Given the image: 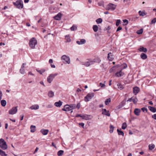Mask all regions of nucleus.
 <instances>
[{"label": "nucleus", "instance_id": "nucleus-1", "mask_svg": "<svg viewBox=\"0 0 156 156\" xmlns=\"http://www.w3.org/2000/svg\"><path fill=\"white\" fill-rule=\"evenodd\" d=\"M37 41L35 38L33 37L29 41V45L32 49H34L35 46L37 44Z\"/></svg>", "mask_w": 156, "mask_h": 156}, {"label": "nucleus", "instance_id": "nucleus-2", "mask_svg": "<svg viewBox=\"0 0 156 156\" xmlns=\"http://www.w3.org/2000/svg\"><path fill=\"white\" fill-rule=\"evenodd\" d=\"M13 4L18 9H22L23 8V2L21 0H17L15 2H13Z\"/></svg>", "mask_w": 156, "mask_h": 156}, {"label": "nucleus", "instance_id": "nucleus-3", "mask_svg": "<svg viewBox=\"0 0 156 156\" xmlns=\"http://www.w3.org/2000/svg\"><path fill=\"white\" fill-rule=\"evenodd\" d=\"M116 5L109 3L105 8L107 10L114 11L116 9Z\"/></svg>", "mask_w": 156, "mask_h": 156}, {"label": "nucleus", "instance_id": "nucleus-4", "mask_svg": "<svg viewBox=\"0 0 156 156\" xmlns=\"http://www.w3.org/2000/svg\"><path fill=\"white\" fill-rule=\"evenodd\" d=\"M0 147L3 150H6L8 147L6 142L2 139H0Z\"/></svg>", "mask_w": 156, "mask_h": 156}, {"label": "nucleus", "instance_id": "nucleus-5", "mask_svg": "<svg viewBox=\"0 0 156 156\" xmlns=\"http://www.w3.org/2000/svg\"><path fill=\"white\" fill-rule=\"evenodd\" d=\"M58 75L57 73L55 74H50L47 77V81L48 83H51L55 77Z\"/></svg>", "mask_w": 156, "mask_h": 156}, {"label": "nucleus", "instance_id": "nucleus-6", "mask_svg": "<svg viewBox=\"0 0 156 156\" xmlns=\"http://www.w3.org/2000/svg\"><path fill=\"white\" fill-rule=\"evenodd\" d=\"M94 94L92 93H90L88 94L85 97L84 100L86 102L90 100L91 99L94 97Z\"/></svg>", "mask_w": 156, "mask_h": 156}, {"label": "nucleus", "instance_id": "nucleus-7", "mask_svg": "<svg viewBox=\"0 0 156 156\" xmlns=\"http://www.w3.org/2000/svg\"><path fill=\"white\" fill-rule=\"evenodd\" d=\"M61 59L68 64L70 63V58L69 56L66 55H63L61 57Z\"/></svg>", "mask_w": 156, "mask_h": 156}, {"label": "nucleus", "instance_id": "nucleus-8", "mask_svg": "<svg viewBox=\"0 0 156 156\" xmlns=\"http://www.w3.org/2000/svg\"><path fill=\"white\" fill-rule=\"evenodd\" d=\"M17 111V107H13L9 110V113L10 115H13L16 113Z\"/></svg>", "mask_w": 156, "mask_h": 156}, {"label": "nucleus", "instance_id": "nucleus-9", "mask_svg": "<svg viewBox=\"0 0 156 156\" xmlns=\"http://www.w3.org/2000/svg\"><path fill=\"white\" fill-rule=\"evenodd\" d=\"M70 105H66L64 106L62 110L65 111H71Z\"/></svg>", "mask_w": 156, "mask_h": 156}, {"label": "nucleus", "instance_id": "nucleus-10", "mask_svg": "<svg viewBox=\"0 0 156 156\" xmlns=\"http://www.w3.org/2000/svg\"><path fill=\"white\" fill-rule=\"evenodd\" d=\"M62 16V14L59 12L54 17V18L56 20H60Z\"/></svg>", "mask_w": 156, "mask_h": 156}, {"label": "nucleus", "instance_id": "nucleus-11", "mask_svg": "<svg viewBox=\"0 0 156 156\" xmlns=\"http://www.w3.org/2000/svg\"><path fill=\"white\" fill-rule=\"evenodd\" d=\"M102 114L103 115H105L107 116H110V113H109L108 111H107L105 109H102Z\"/></svg>", "mask_w": 156, "mask_h": 156}, {"label": "nucleus", "instance_id": "nucleus-12", "mask_svg": "<svg viewBox=\"0 0 156 156\" xmlns=\"http://www.w3.org/2000/svg\"><path fill=\"white\" fill-rule=\"evenodd\" d=\"M39 107L38 105L35 104L32 105L30 108L32 110H36L39 108Z\"/></svg>", "mask_w": 156, "mask_h": 156}, {"label": "nucleus", "instance_id": "nucleus-13", "mask_svg": "<svg viewBox=\"0 0 156 156\" xmlns=\"http://www.w3.org/2000/svg\"><path fill=\"white\" fill-rule=\"evenodd\" d=\"M139 89L138 87H133V93L135 95H136L139 92Z\"/></svg>", "mask_w": 156, "mask_h": 156}, {"label": "nucleus", "instance_id": "nucleus-14", "mask_svg": "<svg viewBox=\"0 0 156 156\" xmlns=\"http://www.w3.org/2000/svg\"><path fill=\"white\" fill-rule=\"evenodd\" d=\"M76 42L78 44H82L86 43V40L84 39H81L80 40V41H77Z\"/></svg>", "mask_w": 156, "mask_h": 156}, {"label": "nucleus", "instance_id": "nucleus-15", "mask_svg": "<svg viewBox=\"0 0 156 156\" xmlns=\"http://www.w3.org/2000/svg\"><path fill=\"white\" fill-rule=\"evenodd\" d=\"M124 73L122 72L121 70L119 72H117L115 73V75L118 77H121L123 76Z\"/></svg>", "mask_w": 156, "mask_h": 156}, {"label": "nucleus", "instance_id": "nucleus-16", "mask_svg": "<svg viewBox=\"0 0 156 156\" xmlns=\"http://www.w3.org/2000/svg\"><path fill=\"white\" fill-rule=\"evenodd\" d=\"M90 116V115H83L81 116V117L83 119L88 120L90 119L89 117Z\"/></svg>", "mask_w": 156, "mask_h": 156}, {"label": "nucleus", "instance_id": "nucleus-17", "mask_svg": "<svg viewBox=\"0 0 156 156\" xmlns=\"http://www.w3.org/2000/svg\"><path fill=\"white\" fill-rule=\"evenodd\" d=\"M107 58L109 60L112 61L113 59V57L112 54L111 53H109L108 54Z\"/></svg>", "mask_w": 156, "mask_h": 156}, {"label": "nucleus", "instance_id": "nucleus-18", "mask_svg": "<svg viewBox=\"0 0 156 156\" xmlns=\"http://www.w3.org/2000/svg\"><path fill=\"white\" fill-rule=\"evenodd\" d=\"M49 130L48 129H42L41 130V132L43 135H47L48 132Z\"/></svg>", "mask_w": 156, "mask_h": 156}, {"label": "nucleus", "instance_id": "nucleus-19", "mask_svg": "<svg viewBox=\"0 0 156 156\" xmlns=\"http://www.w3.org/2000/svg\"><path fill=\"white\" fill-rule=\"evenodd\" d=\"M140 110L138 108H135L134 111V113L135 115H139L140 112Z\"/></svg>", "mask_w": 156, "mask_h": 156}, {"label": "nucleus", "instance_id": "nucleus-20", "mask_svg": "<svg viewBox=\"0 0 156 156\" xmlns=\"http://www.w3.org/2000/svg\"><path fill=\"white\" fill-rule=\"evenodd\" d=\"M62 102L61 101H59L58 102H55V105L57 107H60L62 105Z\"/></svg>", "mask_w": 156, "mask_h": 156}, {"label": "nucleus", "instance_id": "nucleus-21", "mask_svg": "<svg viewBox=\"0 0 156 156\" xmlns=\"http://www.w3.org/2000/svg\"><path fill=\"white\" fill-rule=\"evenodd\" d=\"M54 95V93L52 91L50 90L48 91V96L49 98H52Z\"/></svg>", "mask_w": 156, "mask_h": 156}, {"label": "nucleus", "instance_id": "nucleus-22", "mask_svg": "<svg viewBox=\"0 0 156 156\" xmlns=\"http://www.w3.org/2000/svg\"><path fill=\"white\" fill-rule=\"evenodd\" d=\"M138 101V99L136 96L132 97V101L134 104H136Z\"/></svg>", "mask_w": 156, "mask_h": 156}, {"label": "nucleus", "instance_id": "nucleus-23", "mask_svg": "<svg viewBox=\"0 0 156 156\" xmlns=\"http://www.w3.org/2000/svg\"><path fill=\"white\" fill-rule=\"evenodd\" d=\"M30 132L32 133L34 132L36 130V126H35L31 125L30 127Z\"/></svg>", "mask_w": 156, "mask_h": 156}, {"label": "nucleus", "instance_id": "nucleus-24", "mask_svg": "<svg viewBox=\"0 0 156 156\" xmlns=\"http://www.w3.org/2000/svg\"><path fill=\"white\" fill-rule=\"evenodd\" d=\"M82 64L83 65H84L86 67H88L90 66L88 59H87V61L84 62H83Z\"/></svg>", "mask_w": 156, "mask_h": 156}, {"label": "nucleus", "instance_id": "nucleus-25", "mask_svg": "<svg viewBox=\"0 0 156 156\" xmlns=\"http://www.w3.org/2000/svg\"><path fill=\"white\" fill-rule=\"evenodd\" d=\"M148 108L149 109L151 112H156V109L154 108L151 106H148Z\"/></svg>", "mask_w": 156, "mask_h": 156}, {"label": "nucleus", "instance_id": "nucleus-26", "mask_svg": "<svg viewBox=\"0 0 156 156\" xmlns=\"http://www.w3.org/2000/svg\"><path fill=\"white\" fill-rule=\"evenodd\" d=\"M93 60L94 61V63L95 62L99 63L101 61V60L100 59V58L98 57L93 59Z\"/></svg>", "mask_w": 156, "mask_h": 156}, {"label": "nucleus", "instance_id": "nucleus-27", "mask_svg": "<svg viewBox=\"0 0 156 156\" xmlns=\"http://www.w3.org/2000/svg\"><path fill=\"white\" fill-rule=\"evenodd\" d=\"M140 57H141V58L142 59H145L146 58H147V55L146 54H145L144 53H142L141 54V55H140Z\"/></svg>", "mask_w": 156, "mask_h": 156}, {"label": "nucleus", "instance_id": "nucleus-28", "mask_svg": "<svg viewBox=\"0 0 156 156\" xmlns=\"http://www.w3.org/2000/svg\"><path fill=\"white\" fill-rule=\"evenodd\" d=\"M70 106L71 110V112L72 113L73 112V111L72 110L73 109H75L76 107V106L75 104H71L70 105Z\"/></svg>", "mask_w": 156, "mask_h": 156}, {"label": "nucleus", "instance_id": "nucleus-29", "mask_svg": "<svg viewBox=\"0 0 156 156\" xmlns=\"http://www.w3.org/2000/svg\"><path fill=\"white\" fill-rule=\"evenodd\" d=\"M117 86H118V88L120 90H122L124 88L123 86L120 83H118L117 84Z\"/></svg>", "mask_w": 156, "mask_h": 156}, {"label": "nucleus", "instance_id": "nucleus-30", "mask_svg": "<svg viewBox=\"0 0 156 156\" xmlns=\"http://www.w3.org/2000/svg\"><path fill=\"white\" fill-rule=\"evenodd\" d=\"M1 105L2 106L4 107L6 105V102L5 100H3L1 101Z\"/></svg>", "mask_w": 156, "mask_h": 156}, {"label": "nucleus", "instance_id": "nucleus-31", "mask_svg": "<svg viewBox=\"0 0 156 156\" xmlns=\"http://www.w3.org/2000/svg\"><path fill=\"white\" fill-rule=\"evenodd\" d=\"M139 50L141 52H146L147 51V50L146 48H144L143 47H142L139 49Z\"/></svg>", "mask_w": 156, "mask_h": 156}, {"label": "nucleus", "instance_id": "nucleus-32", "mask_svg": "<svg viewBox=\"0 0 156 156\" xmlns=\"http://www.w3.org/2000/svg\"><path fill=\"white\" fill-rule=\"evenodd\" d=\"M0 155L2 156H7V154H6L5 152L0 149Z\"/></svg>", "mask_w": 156, "mask_h": 156}, {"label": "nucleus", "instance_id": "nucleus-33", "mask_svg": "<svg viewBox=\"0 0 156 156\" xmlns=\"http://www.w3.org/2000/svg\"><path fill=\"white\" fill-rule=\"evenodd\" d=\"M93 28L94 31L95 32H96L98 31V26L96 25H94L93 26Z\"/></svg>", "mask_w": 156, "mask_h": 156}, {"label": "nucleus", "instance_id": "nucleus-34", "mask_svg": "<svg viewBox=\"0 0 156 156\" xmlns=\"http://www.w3.org/2000/svg\"><path fill=\"white\" fill-rule=\"evenodd\" d=\"M65 40L68 42H69L71 41V39L69 35H66L65 36Z\"/></svg>", "mask_w": 156, "mask_h": 156}, {"label": "nucleus", "instance_id": "nucleus-35", "mask_svg": "<svg viewBox=\"0 0 156 156\" xmlns=\"http://www.w3.org/2000/svg\"><path fill=\"white\" fill-rule=\"evenodd\" d=\"M37 71L39 73L41 74H42L45 71V70L44 69H41L40 70H38L36 69Z\"/></svg>", "mask_w": 156, "mask_h": 156}, {"label": "nucleus", "instance_id": "nucleus-36", "mask_svg": "<svg viewBox=\"0 0 156 156\" xmlns=\"http://www.w3.org/2000/svg\"><path fill=\"white\" fill-rule=\"evenodd\" d=\"M111 101V100L110 98H109L106 99L105 102V104L106 105H107L109 104Z\"/></svg>", "mask_w": 156, "mask_h": 156}, {"label": "nucleus", "instance_id": "nucleus-37", "mask_svg": "<svg viewBox=\"0 0 156 156\" xmlns=\"http://www.w3.org/2000/svg\"><path fill=\"white\" fill-rule=\"evenodd\" d=\"M117 131L119 135H121L122 136H124V133L122 131L118 129L117 130Z\"/></svg>", "mask_w": 156, "mask_h": 156}, {"label": "nucleus", "instance_id": "nucleus-38", "mask_svg": "<svg viewBox=\"0 0 156 156\" xmlns=\"http://www.w3.org/2000/svg\"><path fill=\"white\" fill-rule=\"evenodd\" d=\"M114 127L112 125H110V130L109 132L110 133H113L114 130Z\"/></svg>", "mask_w": 156, "mask_h": 156}, {"label": "nucleus", "instance_id": "nucleus-39", "mask_svg": "<svg viewBox=\"0 0 156 156\" xmlns=\"http://www.w3.org/2000/svg\"><path fill=\"white\" fill-rule=\"evenodd\" d=\"M96 22L98 24L101 23L102 22V20L101 18H99L97 19L96 20Z\"/></svg>", "mask_w": 156, "mask_h": 156}, {"label": "nucleus", "instance_id": "nucleus-40", "mask_svg": "<svg viewBox=\"0 0 156 156\" xmlns=\"http://www.w3.org/2000/svg\"><path fill=\"white\" fill-rule=\"evenodd\" d=\"M139 15L140 16H144L146 15V13L145 12H141V11H140L139 12Z\"/></svg>", "mask_w": 156, "mask_h": 156}, {"label": "nucleus", "instance_id": "nucleus-41", "mask_svg": "<svg viewBox=\"0 0 156 156\" xmlns=\"http://www.w3.org/2000/svg\"><path fill=\"white\" fill-rule=\"evenodd\" d=\"M77 27L75 25H73L72 27L70 28V29L72 31H74L77 29Z\"/></svg>", "mask_w": 156, "mask_h": 156}, {"label": "nucleus", "instance_id": "nucleus-42", "mask_svg": "<svg viewBox=\"0 0 156 156\" xmlns=\"http://www.w3.org/2000/svg\"><path fill=\"white\" fill-rule=\"evenodd\" d=\"M155 147V145L153 144H150L149 145V149L150 150H152Z\"/></svg>", "mask_w": 156, "mask_h": 156}, {"label": "nucleus", "instance_id": "nucleus-43", "mask_svg": "<svg viewBox=\"0 0 156 156\" xmlns=\"http://www.w3.org/2000/svg\"><path fill=\"white\" fill-rule=\"evenodd\" d=\"M64 151L62 150H60L58 152V156H62L63 154Z\"/></svg>", "mask_w": 156, "mask_h": 156}, {"label": "nucleus", "instance_id": "nucleus-44", "mask_svg": "<svg viewBox=\"0 0 156 156\" xmlns=\"http://www.w3.org/2000/svg\"><path fill=\"white\" fill-rule=\"evenodd\" d=\"M98 4V5L99 6H102L104 7H105L104 6V2L103 1H101L99 2Z\"/></svg>", "mask_w": 156, "mask_h": 156}, {"label": "nucleus", "instance_id": "nucleus-45", "mask_svg": "<svg viewBox=\"0 0 156 156\" xmlns=\"http://www.w3.org/2000/svg\"><path fill=\"white\" fill-rule=\"evenodd\" d=\"M127 127L126 124V122H124L122 125V129H124Z\"/></svg>", "mask_w": 156, "mask_h": 156}, {"label": "nucleus", "instance_id": "nucleus-46", "mask_svg": "<svg viewBox=\"0 0 156 156\" xmlns=\"http://www.w3.org/2000/svg\"><path fill=\"white\" fill-rule=\"evenodd\" d=\"M89 63L90 66L94 64V61L93 59H88Z\"/></svg>", "mask_w": 156, "mask_h": 156}, {"label": "nucleus", "instance_id": "nucleus-47", "mask_svg": "<svg viewBox=\"0 0 156 156\" xmlns=\"http://www.w3.org/2000/svg\"><path fill=\"white\" fill-rule=\"evenodd\" d=\"M143 32V29H141L139 30H138L137 32L136 33L139 34H142Z\"/></svg>", "mask_w": 156, "mask_h": 156}, {"label": "nucleus", "instance_id": "nucleus-48", "mask_svg": "<svg viewBox=\"0 0 156 156\" xmlns=\"http://www.w3.org/2000/svg\"><path fill=\"white\" fill-rule=\"evenodd\" d=\"M20 72L22 74H24L25 73V72L23 68H21L20 70Z\"/></svg>", "mask_w": 156, "mask_h": 156}, {"label": "nucleus", "instance_id": "nucleus-49", "mask_svg": "<svg viewBox=\"0 0 156 156\" xmlns=\"http://www.w3.org/2000/svg\"><path fill=\"white\" fill-rule=\"evenodd\" d=\"M120 20H117L116 21V26H118L120 23Z\"/></svg>", "mask_w": 156, "mask_h": 156}, {"label": "nucleus", "instance_id": "nucleus-50", "mask_svg": "<svg viewBox=\"0 0 156 156\" xmlns=\"http://www.w3.org/2000/svg\"><path fill=\"white\" fill-rule=\"evenodd\" d=\"M122 65L123 66V68H122V69H121V70H122V69H125L126 68H127V65L126 64H125V63H124V64H123Z\"/></svg>", "mask_w": 156, "mask_h": 156}, {"label": "nucleus", "instance_id": "nucleus-51", "mask_svg": "<svg viewBox=\"0 0 156 156\" xmlns=\"http://www.w3.org/2000/svg\"><path fill=\"white\" fill-rule=\"evenodd\" d=\"M123 22L124 23H126L125 25H126L128 23V21L127 20L125 19L123 20Z\"/></svg>", "mask_w": 156, "mask_h": 156}, {"label": "nucleus", "instance_id": "nucleus-52", "mask_svg": "<svg viewBox=\"0 0 156 156\" xmlns=\"http://www.w3.org/2000/svg\"><path fill=\"white\" fill-rule=\"evenodd\" d=\"M99 86H101V88H102L105 87V83H99Z\"/></svg>", "mask_w": 156, "mask_h": 156}, {"label": "nucleus", "instance_id": "nucleus-53", "mask_svg": "<svg viewBox=\"0 0 156 156\" xmlns=\"http://www.w3.org/2000/svg\"><path fill=\"white\" fill-rule=\"evenodd\" d=\"M156 22V18H154L151 20V23H154Z\"/></svg>", "mask_w": 156, "mask_h": 156}, {"label": "nucleus", "instance_id": "nucleus-54", "mask_svg": "<svg viewBox=\"0 0 156 156\" xmlns=\"http://www.w3.org/2000/svg\"><path fill=\"white\" fill-rule=\"evenodd\" d=\"M125 104V102L124 101H123L122 102L120 105H119V106H120L121 107L123 106Z\"/></svg>", "mask_w": 156, "mask_h": 156}, {"label": "nucleus", "instance_id": "nucleus-55", "mask_svg": "<svg viewBox=\"0 0 156 156\" xmlns=\"http://www.w3.org/2000/svg\"><path fill=\"white\" fill-rule=\"evenodd\" d=\"M79 125L81 126L83 128H84V124L83 122H81V123H80L79 124Z\"/></svg>", "mask_w": 156, "mask_h": 156}, {"label": "nucleus", "instance_id": "nucleus-56", "mask_svg": "<svg viewBox=\"0 0 156 156\" xmlns=\"http://www.w3.org/2000/svg\"><path fill=\"white\" fill-rule=\"evenodd\" d=\"M141 110L143 112H144L145 111H146V112H147V108L145 107L142 108H141Z\"/></svg>", "mask_w": 156, "mask_h": 156}, {"label": "nucleus", "instance_id": "nucleus-57", "mask_svg": "<svg viewBox=\"0 0 156 156\" xmlns=\"http://www.w3.org/2000/svg\"><path fill=\"white\" fill-rule=\"evenodd\" d=\"M122 29V27H119L116 30V31L117 32L118 31L121 30Z\"/></svg>", "mask_w": 156, "mask_h": 156}, {"label": "nucleus", "instance_id": "nucleus-58", "mask_svg": "<svg viewBox=\"0 0 156 156\" xmlns=\"http://www.w3.org/2000/svg\"><path fill=\"white\" fill-rule=\"evenodd\" d=\"M152 118L154 119H156V114H154L152 116Z\"/></svg>", "mask_w": 156, "mask_h": 156}, {"label": "nucleus", "instance_id": "nucleus-59", "mask_svg": "<svg viewBox=\"0 0 156 156\" xmlns=\"http://www.w3.org/2000/svg\"><path fill=\"white\" fill-rule=\"evenodd\" d=\"M53 62V61L52 59H50L49 61V63L51 64Z\"/></svg>", "mask_w": 156, "mask_h": 156}, {"label": "nucleus", "instance_id": "nucleus-60", "mask_svg": "<svg viewBox=\"0 0 156 156\" xmlns=\"http://www.w3.org/2000/svg\"><path fill=\"white\" fill-rule=\"evenodd\" d=\"M127 102H131L132 101V97H131V98H129L128 100H127Z\"/></svg>", "mask_w": 156, "mask_h": 156}, {"label": "nucleus", "instance_id": "nucleus-61", "mask_svg": "<svg viewBox=\"0 0 156 156\" xmlns=\"http://www.w3.org/2000/svg\"><path fill=\"white\" fill-rule=\"evenodd\" d=\"M40 83L41 84V85H43V86H44V87L45 86V85H44V82H43V81H40Z\"/></svg>", "mask_w": 156, "mask_h": 156}, {"label": "nucleus", "instance_id": "nucleus-62", "mask_svg": "<svg viewBox=\"0 0 156 156\" xmlns=\"http://www.w3.org/2000/svg\"><path fill=\"white\" fill-rule=\"evenodd\" d=\"M51 67L52 68H55V66L54 64H51Z\"/></svg>", "mask_w": 156, "mask_h": 156}, {"label": "nucleus", "instance_id": "nucleus-63", "mask_svg": "<svg viewBox=\"0 0 156 156\" xmlns=\"http://www.w3.org/2000/svg\"><path fill=\"white\" fill-rule=\"evenodd\" d=\"M26 65V63H23L22 64V66H21V68H24V65Z\"/></svg>", "mask_w": 156, "mask_h": 156}, {"label": "nucleus", "instance_id": "nucleus-64", "mask_svg": "<svg viewBox=\"0 0 156 156\" xmlns=\"http://www.w3.org/2000/svg\"><path fill=\"white\" fill-rule=\"evenodd\" d=\"M38 150V147H36L35 150V151L34 153V154H35V153H36V152H37Z\"/></svg>", "mask_w": 156, "mask_h": 156}]
</instances>
